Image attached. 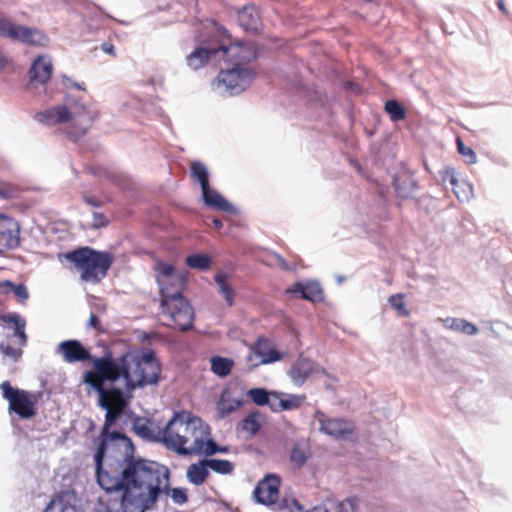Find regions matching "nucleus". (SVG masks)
<instances>
[{"mask_svg":"<svg viewBox=\"0 0 512 512\" xmlns=\"http://www.w3.org/2000/svg\"><path fill=\"white\" fill-rule=\"evenodd\" d=\"M359 506L357 497H348L342 501L335 497L326 498L319 506L307 512H356Z\"/></svg>","mask_w":512,"mask_h":512,"instance_id":"a211bd4d","label":"nucleus"},{"mask_svg":"<svg viewBox=\"0 0 512 512\" xmlns=\"http://www.w3.org/2000/svg\"><path fill=\"white\" fill-rule=\"evenodd\" d=\"M388 303L400 316H408L409 311L406 309L403 294H394L388 298Z\"/></svg>","mask_w":512,"mask_h":512,"instance_id":"79ce46f5","label":"nucleus"},{"mask_svg":"<svg viewBox=\"0 0 512 512\" xmlns=\"http://www.w3.org/2000/svg\"><path fill=\"white\" fill-rule=\"evenodd\" d=\"M161 363L152 349L128 350L115 358L111 352L94 360V371H86L83 383L98 394V405L106 411L104 432L123 415L132 413L129 403L136 388L156 385Z\"/></svg>","mask_w":512,"mask_h":512,"instance_id":"f257e3e1","label":"nucleus"},{"mask_svg":"<svg viewBox=\"0 0 512 512\" xmlns=\"http://www.w3.org/2000/svg\"><path fill=\"white\" fill-rule=\"evenodd\" d=\"M0 389L3 398L9 402L10 413L13 412L23 419H30L35 416V404L27 391L12 387L8 381L2 382Z\"/></svg>","mask_w":512,"mask_h":512,"instance_id":"9b49d317","label":"nucleus"},{"mask_svg":"<svg viewBox=\"0 0 512 512\" xmlns=\"http://www.w3.org/2000/svg\"><path fill=\"white\" fill-rule=\"evenodd\" d=\"M316 370V363L302 354L292 363L288 376L296 386H302Z\"/></svg>","mask_w":512,"mask_h":512,"instance_id":"f3484780","label":"nucleus"},{"mask_svg":"<svg viewBox=\"0 0 512 512\" xmlns=\"http://www.w3.org/2000/svg\"><path fill=\"white\" fill-rule=\"evenodd\" d=\"M91 173L94 174V175H99L98 171L95 170V169H91Z\"/></svg>","mask_w":512,"mask_h":512,"instance_id":"774afa93","label":"nucleus"},{"mask_svg":"<svg viewBox=\"0 0 512 512\" xmlns=\"http://www.w3.org/2000/svg\"><path fill=\"white\" fill-rule=\"evenodd\" d=\"M82 200L84 201L85 204H87L88 206H91L93 208H100L103 205V202L101 200L97 199L96 197H94L88 193L82 194Z\"/></svg>","mask_w":512,"mask_h":512,"instance_id":"603ef678","label":"nucleus"},{"mask_svg":"<svg viewBox=\"0 0 512 512\" xmlns=\"http://www.w3.org/2000/svg\"><path fill=\"white\" fill-rule=\"evenodd\" d=\"M456 143L458 152L467 159V162L469 164L476 163V153L470 147H467L460 138H457Z\"/></svg>","mask_w":512,"mask_h":512,"instance_id":"a18cd8bd","label":"nucleus"},{"mask_svg":"<svg viewBox=\"0 0 512 512\" xmlns=\"http://www.w3.org/2000/svg\"><path fill=\"white\" fill-rule=\"evenodd\" d=\"M444 180H448L453 188L455 196L460 200H468L472 194V186L465 182L459 181L454 174V170H447Z\"/></svg>","mask_w":512,"mask_h":512,"instance_id":"c85d7f7f","label":"nucleus"},{"mask_svg":"<svg viewBox=\"0 0 512 512\" xmlns=\"http://www.w3.org/2000/svg\"><path fill=\"white\" fill-rule=\"evenodd\" d=\"M12 197V191L6 187L0 185V199H9Z\"/></svg>","mask_w":512,"mask_h":512,"instance_id":"5fc2aeb1","label":"nucleus"},{"mask_svg":"<svg viewBox=\"0 0 512 512\" xmlns=\"http://www.w3.org/2000/svg\"><path fill=\"white\" fill-rule=\"evenodd\" d=\"M233 360L221 356L211 358V371L219 377H226L231 373Z\"/></svg>","mask_w":512,"mask_h":512,"instance_id":"72a5a7b5","label":"nucleus"},{"mask_svg":"<svg viewBox=\"0 0 512 512\" xmlns=\"http://www.w3.org/2000/svg\"><path fill=\"white\" fill-rule=\"evenodd\" d=\"M0 36L14 42L29 46L46 47L49 44V37L37 28L13 23L5 15L0 14Z\"/></svg>","mask_w":512,"mask_h":512,"instance_id":"9d476101","label":"nucleus"},{"mask_svg":"<svg viewBox=\"0 0 512 512\" xmlns=\"http://www.w3.org/2000/svg\"><path fill=\"white\" fill-rule=\"evenodd\" d=\"M240 26L246 31H257L260 25V17L253 5H246L238 12Z\"/></svg>","mask_w":512,"mask_h":512,"instance_id":"cd10ccee","label":"nucleus"},{"mask_svg":"<svg viewBox=\"0 0 512 512\" xmlns=\"http://www.w3.org/2000/svg\"><path fill=\"white\" fill-rule=\"evenodd\" d=\"M168 286L172 288V290H177V284L175 279H167Z\"/></svg>","mask_w":512,"mask_h":512,"instance_id":"0e129e2a","label":"nucleus"},{"mask_svg":"<svg viewBox=\"0 0 512 512\" xmlns=\"http://www.w3.org/2000/svg\"><path fill=\"white\" fill-rule=\"evenodd\" d=\"M212 223L216 229H221L223 227L222 221L218 218H214Z\"/></svg>","mask_w":512,"mask_h":512,"instance_id":"e2e57ef3","label":"nucleus"},{"mask_svg":"<svg viewBox=\"0 0 512 512\" xmlns=\"http://www.w3.org/2000/svg\"><path fill=\"white\" fill-rule=\"evenodd\" d=\"M62 84L66 88H76V89L81 90V91H85L86 90L85 84L83 82L82 83L75 82V81H73L71 78H69L66 75H62Z\"/></svg>","mask_w":512,"mask_h":512,"instance_id":"3c124183","label":"nucleus"},{"mask_svg":"<svg viewBox=\"0 0 512 512\" xmlns=\"http://www.w3.org/2000/svg\"><path fill=\"white\" fill-rule=\"evenodd\" d=\"M222 58L231 63V67L222 69L213 88L224 96H235L245 91L253 82L256 72L247 66L255 53L248 47L240 44L220 45Z\"/></svg>","mask_w":512,"mask_h":512,"instance_id":"f03ea898","label":"nucleus"},{"mask_svg":"<svg viewBox=\"0 0 512 512\" xmlns=\"http://www.w3.org/2000/svg\"><path fill=\"white\" fill-rule=\"evenodd\" d=\"M199 434H205V440L211 436V430L200 417L193 415L190 411L181 410L173 414V417L164 427V446L179 455H195L186 453L196 443Z\"/></svg>","mask_w":512,"mask_h":512,"instance_id":"7ed1b4c3","label":"nucleus"},{"mask_svg":"<svg viewBox=\"0 0 512 512\" xmlns=\"http://www.w3.org/2000/svg\"><path fill=\"white\" fill-rule=\"evenodd\" d=\"M134 432L142 439L150 442H159L163 444L164 429L158 433H154L148 418L135 416L132 422Z\"/></svg>","mask_w":512,"mask_h":512,"instance_id":"5701e85b","label":"nucleus"},{"mask_svg":"<svg viewBox=\"0 0 512 512\" xmlns=\"http://www.w3.org/2000/svg\"><path fill=\"white\" fill-rule=\"evenodd\" d=\"M219 287V293L225 299L227 305L230 307L234 304L235 291L232 286L227 282L226 274L219 273L214 278Z\"/></svg>","mask_w":512,"mask_h":512,"instance_id":"f704fd0d","label":"nucleus"},{"mask_svg":"<svg viewBox=\"0 0 512 512\" xmlns=\"http://www.w3.org/2000/svg\"><path fill=\"white\" fill-rule=\"evenodd\" d=\"M35 118L38 122L48 126L77 119L81 126L75 132H69V136L76 140L87 132L94 119V114L79 99L67 94L64 105H57L38 112Z\"/></svg>","mask_w":512,"mask_h":512,"instance_id":"20e7f679","label":"nucleus"},{"mask_svg":"<svg viewBox=\"0 0 512 512\" xmlns=\"http://www.w3.org/2000/svg\"><path fill=\"white\" fill-rule=\"evenodd\" d=\"M242 429L244 431H247L251 434H256L260 428L261 425L259 421L257 420V414L251 413L247 415L241 422Z\"/></svg>","mask_w":512,"mask_h":512,"instance_id":"c03bdc74","label":"nucleus"},{"mask_svg":"<svg viewBox=\"0 0 512 512\" xmlns=\"http://www.w3.org/2000/svg\"><path fill=\"white\" fill-rule=\"evenodd\" d=\"M247 395L252 402L258 406H264L270 403V396H272L265 388H252L247 391Z\"/></svg>","mask_w":512,"mask_h":512,"instance_id":"a19ab883","label":"nucleus"},{"mask_svg":"<svg viewBox=\"0 0 512 512\" xmlns=\"http://www.w3.org/2000/svg\"><path fill=\"white\" fill-rule=\"evenodd\" d=\"M279 483L280 482H258L253 490V499L255 502L265 506L275 504L279 499Z\"/></svg>","mask_w":512,"mask_h":512,"instance_id":"412c9836","label":"nucleus"},{"mask_svg":"<svg viewBox=\"0 0 512 512\" xmlns=\"http://www.w3.org/2000/svg\"><path fill=\"white\" fill-rule=\"evenodd\" d=\"M253 352L261 358L260 364L274 363L283 358V354L276 350L265 338H258L252 348Z\"/></svg>","mask_w":512,"mask_h":512,"instance_id":"393cba45","label":"nucleus"},{"mask_svg":"<svg viewBox=\"0 0 512 512\" xmlns=\"http://www.w3.org/2000/svg\"><path fill=\"white\" fill-rule=\"evenodd\" d=\"M314 419L319 423V431L335 439L349 440L354 434L355 425L342 418H329L320 410H316Z\"/></svg>","mask_w":512,"mask_h":512,"instance_id":"f8f14e48","label":"nucleus"},{"mask_svg":"<svg viewBox=\"0 0 512 512\" xmlns=\"http://www.w3.org/2000/svg\"><path fill=\"white\" fill-rule=\"evenodd\" d=\"M392 184L397 196L402 199L412 197V194L418 188L416 180L409 172L394 175Z\"/></svg>","mask_w":512,"mask_h":512,"instance_id":"4be33fe9","label":"nucleus"},{"mask_svg":"<svg viewBox=\"0 0 512 512\" xmlns=\"http://www.w3.org/2000/svg\"><path fill=\"white\" fill-rule=\"evenodd\" d=\"M10 293H13L21 303H24L29 298L28 289L23 283L14 285L9 280L0 282V294L7 295Z\"/></svg>","mask_w":512,"mask_h":512,"instance_id":"473e14b6","label":"nucleus"},{"mask_svg":"<svg viewBox=\"0 0 512 512\" xmlns=\"http://www.w3.org/2000/svg\"><path fill=\"white\" fill-rule=\"evenodd\" d=\"M185 264L190 268L205 271L211 266V258L205 253H194L186 257Z\"/></svg>","mask_w":512,"mask_h":512,"instance_id":"c9c22d12","label":"nucleus"},{"mask_svg":"<svg viewBox=\"0 0 512 512\" xmlns=\"http://www.w3.org/2000/svg\"><path fill=\"white\" fill-rule=\"evenodd\" d=\"M277 399L275 397L270 396V403H267L266 405H269L270 409L274 412H279L280 406L277 405Z\"/></svg>","mask_w":512,"mask_h":512,"instance_id":"13d9d810","label":"nucleus"},{"mask_svg":"<svg viewBox=\"0 0 512 512\" xmlns=\"http://www.w3.org/2000/svg\"><path fill=\"white\" fill-rule=\"evenodd\" d=\"M244 401L235 395V391L224 388L216 404V411L219 419L228 417L231 413L242 407Z\"/></svg>","mask_w":512,"mask_h":512,"instance_id":"aec40b11","label":"nucleus"},{"mask_svg":"<svg viewBox=\"0 0 512 512\" xmlns=\"http://www.w3.org/2000/svg\"><path fill=\"white\" fill-rule=\"evenodd\" d=\"M443 324L447 329L461 332L466 335H476L479 332L478 327L465 319L448 317L443 320Z\"/></svg>","mask_w":512,"mask_h":512,"instance_id":"c756f323","label":"nucleus"},{"mask_svg":"<svg viewBox=\"0 0 512 512\" xmlns=\"http://www.w3.org/2000/svg\"><path fill=\"white\" fill-rule=\"evenodd\" d=\"M92 218H93L92 226L95 229H100V228L106 227L109 223L107 217L103 213H100V212H93Z\"/></svg>","mask_w":512,"mask_h":512,"instance_id":"09e8293b","label":"nucleus"},{"mask_svg":"<svg viewBox=\"0 0 512 512\" xmlns=\"http://www.w3.org/2000/svg\"><path fill=\"white\" fill-rule=\"evenodd\" d=\"M20 245V226L13 218L0 214V254Z\"/></svg>","mask_w":512,"mask_h":512,"instance_id":"4468645a","label":"nucleus"},{"mask_svg":"<svg viewBox=\"0 0 512 512\" xmlns=\"http://www.w3.org/2000/svg\"><path fill=\"white\" fill-rule=\"evenodd\" d=\"M6 58L0 53V70L6 65Z\"/></svg>","mask_w":512,"mask_h":512,"instance_id":"69168bd1","label":"nucleus"},{"mask_svg":"<svg viewBox=\"0 0 512 512\" xmlns=\"http://www.w3.org/2000/svg\"><path fill=\"white\" fill-rule=\"evenodd\" d=\"M316 370H317V371H314V373H321L322 375H324V376H326V377H329V378L331 377V376H330V374L327 372V370H326V369H324V368H322V367H318V366L316 365Z\"/></svg>","mask_w":512,"mask_h":512,"instance_id":"680f3d73","label":"nucleus"},{"mask_svg":"<svg viewBox=\"0 0 512 512\" xmlns=\"http://www.w3.org/2000/svg\"><path fill=\"white\" fill-rule=\"evenodd\" d=\"M271 395L278 400L277 405L280 406L282 411L297 409L305 400L304 395L282 394L279 392H272Z\"/></svg>","mask_w":512,"mask_h":512,"instance_id":"2f4dec72","label":"nucleus"},{"mask_svg":"<svg viewBox=\"0 0 512 512\" xmlns=\"http://www.w3.org/2000/svg\"><path fill=\"white\" fill-rule=\"evenodd\" d=\"M205 462L207 463L209 470L221 475L230 474L234 469L233 463L229 460L207 458Z\"/></svg>","mask_w":512,"mask_h":512,"instance_id":"ea45409f","label":"nucleus"},{"mask_svg":"<svg viewBox=\"0 0 512 512\" xmlns=\"http://www.w3.org/2000/svg\"><path fill=\"white\" fill-rule=\"evenodd\" d=\"M162 314L167 316L171 323L168 327L178 328L180 331H188L193 328L194 310L189 301L183 296V290L175 292L162 291L160 299Z\"/></svg>","mask_w":512,"mask_h":512,"instance_id":"6e6552de","label":"nucleus"},{"mask_svg":"<svg viewBox=\"0 0 512 512\" xmlns=\"http://www.w3.org/2000/svg\"><path fill=\"white\" fill-rule=\"evenodd\" d=\"M53 72V64L49 56L38 55L31 64L28 72L29 87L37 89L39 86L45 90L47 82Z\"/></svg>","mask_w":512,"mask_h":512,"instance_id":"ddd939ff","label":"nucleus"},{"mask_svg":"<svg viewBox=\"0 0 512 512\" xmlns=\"http://www.w3.org/2000/svg\"><path fill=\"white\" fill-rule=\"evenodd\" d=\"M385 112L389 115L392 122H398L406 117V110L404 106L397 100H387L384 105Z\"/></svg>","mask_w":512,"mask_h":512,"instance_id":"4c0bfd02","label":"nucleus"},{"mask_svg":"<svg viewBox=\"0 0 512 512\" xmlns=\"http://www.w3.org/2000/svg\"><path fill=\"white\" fill-rule=\"evenodd\" d=\"M22 347L23 346L19 345L18 348H15L11 346V344L8 341L0 342L1 354H3L5 357L12 359L13 361H18L21 358L23 354Z\"/></svg>","mask_w":512,"mask_h":512,"instance_id":"37998d69","label":"nucleus"},{"mask_svg":"<svg viewBox=\"0 0 512 512\" xmlns=\"http://www.w3.org/2000/svg\"><path fill=\"white\" fill-rule=\"evenodd\" d=\"M204 458L197 463L191 464L186 472L188 480H205L209 476V468Z\"/></svg>","mask_w":512,"mask_h":512,"instance_id":"e433bc0d","label":"nucleus"},{"mask_svg":"<svg viewBox=\"0 0 512 512\" xmlns=\"http://www.w3.org/2000/svg\"><path fill=\"white\" fill-rule=\"evenodd\" d=\"M56 353L61 355L67 363L92 361L101 357H93L88 349L78 340H65L59 343Z\"/></svg>","mask_w":512,"mask_h":512,"instance_id":"2eb2a0df","label":"nucleus"},{"mask_svg":"<svg viewBox=\"0 0 512 512\" xmlns=\"http://www.w3.org/2000/svg\"><path fill=\"white\" fill-rule=\"evenodd\" d=\"M281 512H307L295 499L285 500Z\"/></svg>","mask_w":512,"mask_h":512,"instance_id":"8fccbe9b","label":"nucleus"},{"mask_svg":"<svg viewBox=\"0 0 512 512\" xmlns=\"http://www.w3.org/2000/svg\"><path fill=\"white\" fill-rule=\"evenodd\" d=\"M347 86H349V87H351L353 89L355 88L356 90H359V86L357 84L352 83V82H348Z\"/></svg>","mask_w":512,"mask_h":512,"instance_id":"338daca9","label":"nucleus"},{"mask_svg":"<svg viewBox=\"0 0 512 512\" xmlns=\"http://www.w3.org/2000/svg\"><path fill=\"white\" fill-rule=\"evenodd\" d=\"M99 323H100V321H99L98 316L94 313H91L90 317H89V321L87 323V326L100 330Z\"/></svg>","mask_w":512,"mask_h":512,"instance_id":"864d4df0","label":"nucleus"},{"mask_svg":"<svg viewBox=\"0 0 512 512\" xmlns=\"http://www.w3.org/2000/svg\"><path fill=\"white\" fill-rule=\"evenodd\" d=\"M101 49L103 52H105L107 54L115 55L114 46L111 43H108V42L102 43Z\"/></svg>","mask_w":512,"mask_h":512,"instance_id":"6e6d98bb","label":"nucleus"},{"mask_svg":"<svg viewBox=\"0 0 512 512\" xmlns=\"http://www.w3.org/2000/svg\"><path fill=\"white\" fill-rule=\"evenodd\" d=\"M228 451L229 448L227 446L218 445L211 436L205 440V434H199V437L196 439L195 446L187 453H195V455L198 456L204 455L209 457L216 453H228Z\"/></svg>","mask_w":512,"mask_h":512,"instance_id":"b1692460","label":"nucleus"},{"mask_svg":"<svg viewBox=\"0 0 512 512\" xmlns=\"http://www.w3.org/2000/svg\"><path fill=\"white\" fill-rule=\"evenodd\" d=\"M292 292L300 293L302 299L311 302H321L324 299L323 289L317 281L297 282L294 284Z\"/></svg>","mask_w":512,"mask_h":512,"instance_id":"a878e982","label":"nucleus"},{"mask_svg":"<svg viewBox=\"0 0 512 512\" xmlns=\"http://www.w3.org/2000/svg\"><path fill=\"white\" fill-rule=\"evenodd\" d=\"M63 257L80 272L81 280L92 283H99L107 276L114 260L111 253L88 246L72 250Z\"/></svg>","mask_w":512,"mask_h":512,"instance_id":"39448f33","label":"nucleus"},{"mask_svg":"<svg viewBox=\"0 0 512 512\" xmlns=\"http://www.w3.org/2000/svg\"><path fill=\"white\" fill-rule=\"evenodd\" d=\"M4 322L13 323L15 325L13 337L18 339L20 346H25L27 343V335L25 333L26 321L17 313H11L2 317Z\"/></svg>","mask_w":512,"mask_h":512,"instance_id":"7c9ffc66","label":"nucleus"},{"mask_svg":"<svg viewBox=\"0 0 512 512\" xmlns=\"http://www.w3.org/2000/svg\"><path fill=\"white\" fill-rule=\"evenodd\" d=\"M107 492L123 491L121 507L123 512H145L160 494L158 486H146L145 482H98Z\"/></svg>","mask_w":512,"mask_h":512,"instance_id":"423d86ee","label":"nucleus"},{"mask_svg":"<svg viewBox=\"0 0 512 512\" xmlns=\"http://www.w3.org/2000/svg\"><path fill=\"white\" fill-rule=\"evenodd\" d=\"M172 500L176 504H184L187 501L186 490L183 488H174L170 494Z\"/></svg>","mask_w":512,"mask_h":512,"instance_id":"de8ad7c7","label":"nucleus"},{"mask_svg":"<svg viewBox=\"0 0 512 512\" xmlns=\"http://www.w3.org/2000/svg\"><path fill=\"white\" fill-rule=\"evenodd\" d=\"M496 4H497V7L498 9L503 13V14H507L508 11L506 9V6L504 4V1L503 0H497L496 1Z\"/></svg>","mask_w":512,"mask_h":512,"instance_id":"052dcab7","label":"nucleus"},{"mask_svg":"<svg viewBox=\"0 0 512 512\" xmlns=\"http://www.w3.org/2000/svg\"><path fill=\"white\" fill-rule=\"evenodd\" d=\"M70 508L64 507L60 499H52L43 512H70Z\"/></svg>","mask_w":512,"mask_h":512,"instance_id":"49530a36","label":"nucleus"},{"mask_svg":"<svg viewBox=\"0 0 512 512\" xmlns=\"http://www.w3.org/2000/svg\"><path fill=\"white\" fill-rule=\"evenodd\" d=\"M292 459L296 462H299L300 464H303L306 460L304 454L301 452H297V451H293Z\"/></svg>","mask_w":512,"mask_h":512,"instance_id":"4d7b16f0","label":"nucleus"},{"mask_svg":"<svg viewBox=\"0 0 512 512\" xmlns=\"http://www.w3.org/2000/svg\"><path fill=\"white\" fill-rule=\"evenodd\" d=\"M261 480H281V478L275 473H267L262 477Z\"/></svg>","mask_w":512,"mask_h":512,"instance_id":"bf43d9fd","label":"nucleus"},{"mask_svg":"<svg viewBox=\"0 0 512 512\" xmlns=\"http://www.w3.org/2000/svg\"><path fill=\"white\" fill-rule=\"evenodd\" d=\"M120 473L109 480H169L167 466L153 460L135 457L134 454L116 457Z\"/></svg>","mask_w":512,"mask_h":512,"instance_id":"0eeeda50","label":"nucleus"},{"mask_svg":"<svg viewBox=\"0 0 512 512\" xmlns=\"http://www.w3.org/2000/svg\"><path fill=\"white\" fill-rule=\"evenodd\" d=\"M201 190L203 202L207 207L214 208L231 215L237 214V208L226 200L219 192L212 189L210 185H207Z\"/></svg>","mask_w":512,"mask_h":512,"instance_id":"6ab92c4d","label":"nucleus"},{"mask_svg":"<svg viewBox=\"0 0 512 512\" xmlns=\"http://www.w3.org/2000/svg\"><path fill=\"white\" fill-rule=\"evenodd\" d=\"M191 175L198 181L201 189L209 185V173L207 167L200 161H194L191 164Z\"/></svg>","mask_w":512,"mask_h":512,"instance_id":"58836bf2","label":"nucleus"},{"mask_svg":"<svg viewBox=\"0 0 512 512\" xmlns=\"http://www.w3.org/2000/svg\"><path fill=\"white\" fill-rule=\"evenodd\" d=\"M156 271L158 272L156 280L160 288V297L162 291L167 289V292H175L171 287L168 286L167 279H175L177 289L183 290L186 284V277L183 274L176 273L175 267L164 261H159L156 265Z\"/></svg>","mask_w":512,"mask_h":512,"instance_id":"dca6fc26","label":"nucleus"},{"mask_svg":"<svg viewBox=\"0 0 512 512\" xmlns=\"http://www.w3.org/2000/svg\"><path fill=\"white\" fill-rule=\"evenodd\" d=\"M101 441L94 455L95 462V476L96 480H101L102 476L109 477L108 471L103 468V460L105 455L110 450H116L123 448L120 456H128L129 454H135V447L132 440L125 434L108 428V432H104V427L101 430Z\"/></svg>","mask_w":512,"mask_h":512,"instance_id":"1a4fd4ad","label":"nucleus"},{"mask_svg":"<svg viewBox=\"0 0 512 512\" xmlns=\"http://www.w3.org/2000/svg\"><path fill=\"white\" fill-rule=\"evenodd\" d=\"M220 45L216 47H199L187 56V64L193 69H199L212 57L220 53Z\"/></svg>","mask_w":512,"mask_h":512,"instance_id":"bb28decb","label":"nucleus"}]
</instances>
